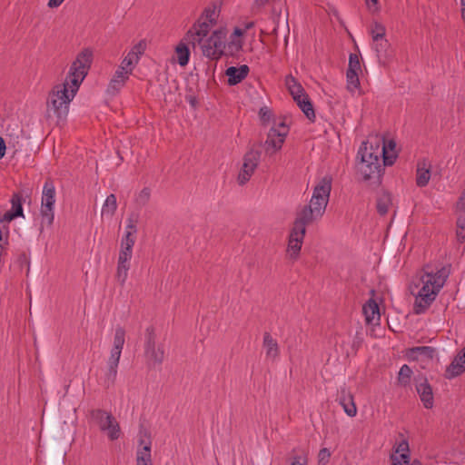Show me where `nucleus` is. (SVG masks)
Segmentation results:
<instances>
[{
  "mask_svg": "<svg viewBox=\"0 0 465 465\" xmlns=\"http://www.w3.org/2000/svg\"><path fill=\"white\" fill-rule=\"evenodd\" d=\"M331 185V175L321 178L313 188L309 204L303 205L297 212L287 247V252L292 259H296L300 253L306 233V226L323 216L329 203Z\"/></svg>",
  "mask_w": 465,
  "mask_h": 465,
  "instance_id": "obj_1",
  "label": "nucleus"
},
{
  "mask_svg": "<svg viewBox=\"0 0 465 465\" xmlns=\"http://www.w3.org/2000/svg\"><path fill=\"white\" fill-rule=\"evenodd\" d=\"M93 54L84 49L78 54L70 66L64 82L55 85L47 99V111L53 113L59 120L64 119L69 112V106L79 87L88 74L92 64Z\"/></svg>",
  "mask_w": 465,
  "mask_h": 465,
  "instance_id": "obj_2",
  "label": "nucleus"
},
{
  "mask_svg": "<svg viewBox=\"0 0 465 465\" xmlns=\"http://www.w3.org/2000/svg\"><path fill=\"white\" fill-rule=\"evenodd\" d=\"M448 276L444 267L436 272H424L420 278V288L415 295L413 311L416 314H422L428 310L444 286Z\"/></svg>",
  "mask_w": 465,
  "mask_h": 465,
  "instance_id": "obj_3",
  "label": "nucleus"
},
{
  "mask_svg": "<svg viewBox=\"0 0 465 465\" xmlns=\"http://www.w3.org/2000/svg\"><path fill=\"white\" fill-rule=\"evenodd\" d=\"M385 147L380 148L377 144L374 148L372 141L363 142L358 150V157L361 158L358 163V173L364 181L379 183L383 170L380 157Z\"/></svg>",
  "mask_w": 465,
  "mask_h": 465,
  "instance_id": "obj_4",
  "label": "nucleus"
},
{
  "mask_svg": "<svg viewBox=\"0 0 465 465\" xmlns=\"http://www.w3.org/2000/svg\"><path fill=\"white\" fill-rule=\"evenodd\" d=\"M56 202L55 185L51 179H47L43 186L41 197V224L51 226L54 220V205Z\"/></svg>",
  "mask_w": 465,
  "mask_h": 465,
  "instance_id": "obj_5",
  "label": "nucleus"
},
{
  "mask_svg": "<svg viewBox=\"0 0 465 465\" xmlns=\"http://www.w3.org/2000/svg\"><path fill=\"white\" fill-rule=\"evenodd\" d=\"M90 418L110 440H116L121 436V428L116 419L108 411L95 409L90 411Z\"/></svg>",
  "mask_w": 465,
  "mask_h": 465,
  "instance_id": "obj_6",
  "label": "nucleus"
},
{
  "mask_svg": "<svg viewBox=\"0 0 465 465\" xmlns=\"http://www.w3.org/2000/svg\"><path fill=\"white\" fill-rule=\"evenodd\" d=\"M164 347L156 342L155 330L153 326L145 330L144 356L150 366L161 365L164 360Z\"/></svg>",
  "mask_w": 465,
  "mask_h": 465,
  "instance_id": "obj_7",
  "label": "nucleus"
},
{
  "mask_svg": "<svg viewBox=\"0 0 465 465\" xmlns=\"http://www.w3.org/2000/svg\"><path fill=\"white\" fill-rule=\"evenodd\" d=\"M288 134L289 126L284 121L274 122L264 143L266 153L272 155L281 150Z\"/></svg>",
  "mask_w": 465,
  "mask_h": 465,
  "instance_id": "obj_8",
  "label": "nucleus"
},
{
  "mask_svg": "<svg viewBox=\"0 0 465 465\" xmlns=\"http://www.w3.org/2000/svg\"><path fill=\"white\" fill-rule=\"evenodd\" d=\"M260 159L261 153L259 151L250 150L244 154L242 165L237 177L240 185H243L250 181L260 163Z\"/></svg>",
  "mask_w": 465,
  "mask_h": 465,
  "instance_id": "obj_9",
  "label": "nucleus"
},
{
  "mask_svg": "<svg viewBox=\"0 0 465 465\" xmlns=\"http://www.w3.org/2000/svg\"><path fill=\"white\" fill-rule=\"evenodd\" d=\"M196 45H200L204 56L211 59H216L223 53V43L222 33L214 31L211 35Z\"/></svg>",
  "mask_w": 465,
  "mask_h": 465,
  "instance_id": "obj_10",
  "label": "nucleus"
},
{
  "mask_svg": "<svg viewBox=\"0 0 465 465\" xmlns=\"http://www.w3.org/2000/svg\"><path fill=\"white\" fill-rule=\"evenodd\" d=\"M435 355L436 350L430 346H417L406 351L408 360L419 362L423 369L433 361Z\"/></svg>",
  "mask_w": 465,
  "mask_h": 465,
  "instance_id": "obj_11",
  "label": "nucleus"
},
{
  "mask_svg": "<svg viewBox=\"0 0 465 465\" xmlns=\"http://www.w3.org/2000/svg\"><path fill=\"white\" fill-rule=\"evenodd\" d=\"M392 465H421L418 460L411 462V452L409 442L401 440L393 447V452L391 455Z\"/></svg>",
  "mask_w": 465,
  "mask_h": 465,
  "instance_id": "obj_12",
  "label": "nucleus"
},
{
  "mask_svg": "<svg viewBox=\"0 0 465 465\" xmlns=\"http://www.w3.org/2000/svg\"><path fill=\"white\" fill-rule=\"evenodd\" d=\"M416 391L426 409H431L434 405L433 391L426 377L419 375L414 379Z\"/></svg>",
  "mask_w": 465,
  "mask_h": 465,
  "instance_id": "obj_13",
  "label": "nucleus"
},
{
  "mask_svg": "<svg viewBox=\"0 0 465 465\" xmlns=\"http://www.w3.org/2000/svg\"><path fill=\"white\" fill-rule=\"evenodd\" d=\"M122 351V349L114 347L110 351V356L107 360V371L104 381L106 388L113 386L116 381Z\"/></svg>",
  "mask_w": 465,
  "mask_h": 465,
  "instance_id": "obj_14",
  "label": "nucleus"
},
{
  "mask_svg": "<svg viewBox=\"0 0 465 465\" xmlns=\"http://www.w3.org/2000/svg\"><path fill=\"white\" fill-rule=\"evenodd\" d=\"M213 25L207 21L200 19L193 27L185 35V40L192 41V45L195 46L197 43L208 37Z\"/></svg>",
  "mask_w": 465,
  "mask_h": 465,
  "instance_id": "obj_15",
  "label": "nucleus"
},
{
  "mask_svg": "<svg viewBox=\"0 0 465 465\" xmlns=\"http://www.w3.org/2000/svg\"><path fill=\"white\" fill-rule=\"evenodd\" d=\"M143 54V47L141 44L134 45L122 60L120 68L127 71L132 74L134 69L140 60V56Z\"/></svg>",
  "mask_w": 465,
  "mask_h": 465,
  "instance_id": "obj_16",
  "label": "nucleus"
},
{
  "mask_svg": "<svg viewBox=\"0 0 465 465\" xmlns=\"http://www.w3.org/2000/svg\"><path fill=\"white\" fill-rule=\"evenodd\" d=\"M250 72V68L247 64H242L240 66H230L225 71V75L228 77V84L235 85L245 79Z\"/></svg>",
  "mask_w": 465,
  "mask_h": 465,
  "instance_id": "obj_17",
  "label": "nucleus"
},
{
  "mask_svg": "<svg viewBox=\"0 0 465 465\" xmlns=\"http://www.w3.org/2000/svg\"><path fill=\"white\" fill-rule=\"evenodd\" d=\"M372 143L374 148L376 147L377 144H380V148L385 147V153H381V155L383 157V164L391 165L396 159V153L394 152L396 143L392 140H390L386 143L383 138H376L375 142Z\"/></svg>",
  "mask_w": 465,
  "mask_h": 465,
  "instance_id": "obj_18",
  "label": "nucleus"
},
{
  "mask_svg": "<svg viewBox=\"0 0 465 465\" xmlns=\"http://www.w3.org/2000/svg\"><path fill=\"white\" fill-rule=\"evenodd\" d=\"M130 75V73L118 66L108 84V93L114 94L119 92L124 86Z\"/></svg>",
  "mask_w": 465,
  "mask_h": 465,
  "instance_id": "obj_19",
  "label": "nucleus"
},
{
  "mask_svg": "<svg viewBox=\"0 0 465 465\" xmlns=\"http://www.w3.org/2000/svg\"><path fill=\"white\" fill-rule=\"evenodd\" d=\"M262 347L265 351V355L268 360L274 361L279 358V344L269 332H265L263 335Z\"/></svg>",
  "mask_w": 465,
  "mask_h": 465,
  "instance_id": "obj_20",
  "label": "nucleus"
},
{
  "mask_svg": "<svg viewBox=\"0 0 465 465\" xmlns=\"http://www.w3.org/2000/svg\"><path fill=\"white\" fill-rule=\"evenodd\" d=\"M365 322L368 324H379L381 320L380 309L374 300H369L362 307Z\"/></svg>",
  "mask_w": 465,
  "mask_h": 465,
  "instance_id": "obj_21",
  "label": "nucleus"
},
{
  "mask_svg": "<svg viewBox=\"0 0 465 465\" xmlns=\"http://www.w3.org/2000/svg\"><path fill=\"white\" fill-rule=\"evenodd\" d=\"M465 371V347L454 358L446 370V377L452 379Z\"/></svg>",
  "mask_w": 465,
  "mask_h": 465,
  "instance_id": "obj_22",
  "label": "nucleus"
},
{
  "mask_svg": "<svg viewBox=\"0 0 465 465\" xmlns=\"http://www.w3.org/2000/svg\"><path fill=\"white\" fill-rule=\"evenodd\" d=\"M136 465H153L150 440H141L136 450Z\"/></svg>",
  "mask_w": 465,
  "mask_h": 465,
  "instance_id": "obj_23",
  "label": "nucleus"
},
{
  "mask_svg": "<svg viewBox=\"0 0 465 465\" xmlns=\"http://www.w3.org/2000/svg\"><path fill=\"white\" fill-rule=\"evenodd\" d=\"M189 45H192V41L185 40V36L181 40L175 48L177 55V62L181 66H185L190 58Z\"/></svg>",
  "mask_w": 465,
  "mask_h": 465,
  "instance_id": "obj_24",
  "label": "nucleus"
},
{
  "mask_svg": "<svg viewBox=\"0 0 465 465\" xmlns=\"http://www.w3.org/2000/svg\"><path fill=\"white\" fill-rule=\"evenodd\" d=\"M340 404L342 406L344 412L349 417H354L357 414V407L353 400V396L351 393H345L342 391L340 397Z\"/></svg>",
  "mask_w": 465,
  "mask_h": 465,
  "instance_id": "obj_25",
  "label": "nucleus"
},
{
  "mask_svg": "<svg viewBox=\"0 0 465 465\" xmlns=\"http://www.w3.org/2000/svg\"><path fill=\"white\" fill-rule=\"evenodd\" d=\"M430 179V165L425 162L418 163L416 183L419 187H424Z\"/></svg>",
  "mask_w": 465,
  "mask_h": 465,
  "instance_id": "obj_26",
  "label": "nucleus"
},
{
  "mask_svg": "<svg viewBox=\"0 0 465 465\" xmlns=\"http://www.w3.org/2000/svg\"><path fill=\"white\" fill-rule=\"evenodd\" d=\"M117 209V201L114 194L106 197L101 210L102 216L113 217Z\"/></svg>",
  "mask_w": 465,
  "mask_h": 465,
  "instance_id": "obj_27",
  "label": "nucleus"
},
{
  "mask_svg": "<svg viewBox=\"0 0 465 465\" xmlns=\"http://www.w3.org/2000/svg\"><path fill=\"white\" fill-rule=\"evenodd\" d=\"M286 85L292 95L294 101L302 98V96L307 95L304 94L303 88L292 76H287Z\"/></svg>",
  "mask_w": 465,
  "mask_h": 465,
  "instance_id": "obj_28",
  "label": "nucleus"
},
{
  "mask_svg": "<svg viewBox=\"0 0 465 465\" xmlns=\"http://www.w3.org/2000/svg\"><path fill=\"white\" fill-rule=\"evenodd\" d=\"M295 102L297 103V104L301 108V110L304 113L306 117L309 120L313 121L315 118V113H314L312 104L310 99L308 98V95L302 96V98L295 100Z\"/></svg>",
  "mask_w": 465,
  "mask_h": 465,
  "instance_id": "obj_29",
  "label": "nucleus"
},
{
  "mask_svg": "<svg viewBox=\"0 0 465 465\" xmlns=\"http://www.w3.org/2000/svg\"><path fill=\"white\" fill-rule=\"evenodd\" d=\"M244 31L239 27H235L233 33L231 36V41L229 42V48L232 52H239L242 48V41L241 40V36L243 35Z\"/></svg>",
  "mask_w": 465,
  "mask_h": 465,
  "instance_id": "obj_30",
  "label": "nucleus"
},
{
  "mask_svg": "<svg viewBox=\"0 0 465 465\" xmlns=\"http://www.w3.org/2000/svg\"><path fill=\"white\" fill-rule=\"evenodd\" d=\"M346 80H347V90L354 94L356 91L360 89V80H359V73L353 71H347L346 73Z\"/></svg>",
  "mask_w": 465,
  "mask_h": 465,
  "instance_id": "obj_31",
  "label": "nucleus"
},
{
  "mask_svg": "<svg viewBox=\"0 0 465 465\" xmlns=\"http://www.w3.org/2000/svg\"><path fill=\"white\" fill-rule=\"evenodd\" d=\"M412 375V370L407 364H403L398 374V382L402 387H407L411 383V379Z\"/></svg>",
  "mask_w": 465,
  "mask_h": 465,
  "instance_id": "obj_32",
  "label": "nucleus"
},
{
  "mask_svg": "<svg viewBox=\"0 0 465 465\" xmlns=\"http://www.w3.org/2000/svg\"><path fill=\"white\" fill-rule=\"evenodd\" d=\"M130 269V262H125L118 259L116 278L117 281L123 285L128 276V271Z\"/></svg>",
  "mask_w": 465,
  "mask_h": 465,
  "instance_id": "obj_33",
  "label": "nucleus"
},
{
  "mask_svg": "<svg viewBox=\"0 0 465 465\" xmlns=\"http://www.w3.org/2000/svg\"><path fill=\"white\" fill-rule=\"evenodd\" d=\"M389 47V42L385 37H381V39L373 40L372 48L375 50L379 58H382L386 56V52Z\"/></svg>",
  "mask_w": 465,
  "mask_h": 465,
  "instance_id": "obj_34",
  "label": "nucleus"
},
{
  "mask_svg": "<svg viewBox=\"0 0 465 465\" xmlns=\"http://www.w3.org/2000/svg\"><path fill=\"white\" fill-rule=\"evenodd\" d=\"M125 342V330L122 326H117L114 331L113 346L114 348L124 349Z\"/></svg>",
  "mask_w": 465,
  "mask_h": 465,
  "instance_id": "obj_35",
  "label": "nucleus"
},
{
  "mask_svg": "<svg viewBox=\"0 0 465 465\" xmlns=\"http://www.w3.org/2000/svg\"><path fill=\"white\" fill-rule=\"evenodd\" d=\"M12 213L16 216H24L22 197L19 194H14L11 198Z\"/></svg>",
  "mask_w": 465,
  "mask_h": 465,
  "instance_id": "obj_36",
  "label": "nucleus"
},
{
  "mask_svg": "<svg viewBox=\"0 0 465 465\" xmlns=\"http://www.w3.org/2000/svg\"><path fill=\"white\" fill-rule=\"evenodd\" d=\"M391 198L389 194H383L377 201V211L381 215H384L389 211Z\"/></svg>",
  "mask_w": 465,
  "mask_h": 465,
  "instance_id": "obj_37",
  "label": "nucleus"
},
{
  "mask_svg": "<svg viewBox=\"0 0 465 465\" xmlns=\"http://www.w3.org/2000/svg\"><path fill=\"white\" fill-rule=\"evenodd\" d=\"M137 217H134V215H131L126 220V226L124 234H129L130 236L136 237L137 233Z\"/></svg>",
  "mask_w": 465,
  "mask_h": 465,
  "instance_id": "obj_38",
  "label": "nucleus"
},
{
  "mask_svg": "<svg viewBox=\"0 0 465 465\" xmlns=\"http://www.w3.org/2000/svg\"><path fill=\"white\" fill-rule=\"evenodd\" d=\"M385 27L381 24L374 22L371 29L372 40H378L381 39V37H385Z\"/></svg>",
  "mask_w": 465,
  "mask_h": 465,
  "instance_id": "obj_39",
  "label": "nucleus"
},
{
  "mask_svg": "<svg viewBox=\"0 0 465 465\" xmlns=\"http://www.w3.org/2000/svg\"><path fill=\"white\" fill-rule=\"evenodd\" d=\"M217 14L214 8H206L200 19L207 21L211 25H214L216 22Z\"/></svg>",
  "mask_w": 465,
  "mask_h": 465,
  "instance_id": "obj_40",
  "label": "nucleus"
},
{
  "mask_svg": "<svg viewBox=\"0 0 465 465\" xmlns=\"http://www.w3.org/2000/svg\"><path fill=\"white\" fill-rule=\"evenodd\" d=\"M133 248L131 246L120 245V252L118 259L125 262H130L133 257Z\"/></svg>",
  "mask_w": 465,
  "mask_h": 465,
  "instance_id": "obj_41",
  "label": "nucleus"
},
{
  "mask_svg": "<svg viewBox=\"0 0 465 465\" xmlns=\"http://www.w3.org/2000/svg\"><path fill=\"white\" fill-rule=\"evenodd\" d=\"M347 71H353L359 73L361 71L360 59L357 54H351L349 57V66Z\"/></svg>",
  "mask_w": 465,
  "mask_h": 465,
  "instance_id": "obj_42",
  "label": "nucleus"
},
{
  "mask_svg": "<svg viewBox=\"0 0 465 465\" xmlns=\"http://www.w3.org/2000/svg\"><path fill=\"white\" fill-rule=\"evenodd\" d=\"M151 196V191L148 188H143L136 196V202L140 205H145Z\"/></svg>",
  "mask_w": 465,
  "mask_h": 465,
  "instance_id": "obj_43",
  "label": "nucleus"
},
{
  "mask_svg": "<svg viewBox=\"0 0 465 465\" xmlns=\"http://www.w3.org/2000/svg\"><path fill=\"white\" fill-rule=\"evenodd\" d=\"M331 458V451L327 448H322L318 454L319 464L326 465Z\"/></svg>",
  "mask_w": 465,
  "mask_h": 465,
  "instance_id": "obj_44",
  "label": "nucleus"
},
{
  "mask_svg": "<svg viewBox=\"0 0 465 465\" xmlns=\"http://www.w3.org/2000/svg\"><path fill=\"white\" fill-rule=\"evenodd\" d=\"M457 236L460 240H465V216L460 217L457 221Z\"/></svg>",
  "mask_w": 465,
  "mask_h": 465,
  "instance_id": "obj_45",
  "label": "nucleus"
},
{
  "mask_svg": "<svg viewBox=\"0 0 465 465\" xmlns=\"http://www.w3.org/2000/svg\"><path fill=\"white\" fill-rule=\"evenodd\" d=\"M259 116L263 124L270 122L272 114L271 111L266 107H262L259 111Z\"/></svg>",
  "mask_w": 465,
  "mask_h": 465,
  "instance_id": "obj_46",
  "label": "nucleus"
},
{
  "mask_svg": "<svg viewBox=\"0 0 465 465\" xmlns=\"http://www.w3.org/2000/svg\"><path fill=\"white\" fill-rule=\"evenodd\" d=\"M368 10L372 13H378L380 11L379 0H365Z\"/></svg>",
  "mask_w": 465,
  "mask_h": 465,
  "instance_id": "obj_47",
  "label": "nucleus"
},
{
  "mask_svg": "<svg viewBox=\"0 0 465 465\" xmlns=\"http://www.w3.org/2000/svg\"><path fill=\"white\" fill-rule=\"evenodd\" d=\"M136 241V237L130 236L129 234H124L121 239V245L134 247Z\"/></svg>",
  "mask_w": 465,
  "mask_h": 465,
  "instance_id": "obj_48",
  "label": "nucleus"
},
{
  "mask_svg": "<svg viewBox=\"0 0 465 465\" xmlns=\"http://www.w3.org/2000/svg\"><path fill=\"white\" fill-rule=\"evenodd\" d=\"M15 218H16V216L12 213L11 210L3 214L0 213V223H8Z\"/></svg>",
  "mask_w": 465,
  "mask_h": 465,
  "instance_id": "obj_49",
  "label": "nucleus"
},
{
  "mask_svg": "<svg viewBox=\"0 0 465 465\" xmlns=\"http://www.w3.org/2000/svg\"><path fill=\"white\" fill-rule=\"evenodd\" d=\"M15 218H16V216L12 213L11 210L3 214L0 213V223H8Z\"/></svg>",
  "mask_w": 465,
  "mask_h": 465,
  "instance_id": "obj_50",
  "label": "nucleus"
},
{
  "mask_svg": "<svg viewBox=\"0 0 465 465\" xmlns=\"http://www.w3.org/2000/svg\"><path fill=\"white\" fill-rule=\"evenodd\" d=\"M64 1V0H49L47 5L50 8H56L60 6Z\"/></svg>",
  "mask_w": 465,
  "mask_h": 465,
  "instance_id": "obj_51",
  "label": "nucleus"
},
{
  "mask_svg": "<svg viewBox=\"0 0 465 465\" xmlns=\"http://www.w3.org/2000/svg\"><path fill=\"white\" fill-rule=\"evenodd\" d=\"M458 208L465 212V192L463 193L462 196L460 198V201L458 202Z\"/></svg>",
  "mask_w": 465,
  "mask_h": 465,
  "instance_id": "obj_52",
  "label": "nucleus"
},
{
  "mask_svg": "<svg viewBox=\"0 0 465 465\" xmlns=\"http://www.w3.org/2000/svg\"><path fill=\"white\" fill-rule=\"evenodd\" d=\"M5 143L4 139L0 136V159H2L5 153Z\"/></svg>",
  "mask_w": 465,
  "mask_h": 465,
  "instance_id": "obj_53",
  "label": "nucleus"
},
{
  "mask_svg": "<svg viewBox=\"0 0 465 465\" xmlns=\"http://www.w3.org/2000/svg\"><path fill=\"white\" fill-rule=\"evenodd\" d=\"M0 244L5 247V245L7 244V239L6 238H4V235H3V232L2 230L0 229Z\"/></svg>",
  "mask_w": 465,
  "mask_h": 465,
  "instance_id": "obj_54",
  "label": "nucleus"
},
{
  "mask_svg": "<svg viewBox=\"0 0 465 465\" xmlns=\"http://www.w3.org/2000/svg\"><path fill=\"white\" fill-rule=\"evenodd\" d=\"M269 0H256V3L260 5H264Z\"/></svg>",
  "mask_w": 465,
  "mask_h": 465,
  "instance_id": "obj_55",
  "label": "nucleus"
},
{
  "mask_svg": "<svg viewBox=\"0 0 465 465\" xmlns=\"http://www.w3.org/2000/svg\"><path fill=\"white\" fill-rule=\"evenodd\" d=\"M461 14H462L463 19L465 20V7L461 8Z\"/></svg>",
  "mask_w": 465,
  "mask_h": 465,
  "instance_id": "obj_56",
  "label": "nucleus"
},
{
  "mask_svg": "<svg viewBox=\"0 0 465 465\" xmlns=\"http://www.w3.org/2000/svg\"><path fill=\"white\" fill-rule=\"evenodd\" d=\"M252 25H253V24H252V23H248V24L246 25V28H247V29H249V28H251Z\"/></svg>",
  "mask_w": 465,
  "mask_h": 465,
  "instance_id": "obj_57",
  "label": "nucleus"
},
{
  "mask_svg": "<svg viewBox=\"0 0 465 465\" xmlns=\"http://www.w3.org/2000/svg\"><path fill=\"white\" fill-rule=\"evenodd\" d=\"M465 7V0H461V8Z\"/></svg>",
  "mask_w": 465,
  "mask_h": 465,
  "instance_id": "obj_58",
  "label": "nucleus"
}]
</instances>
